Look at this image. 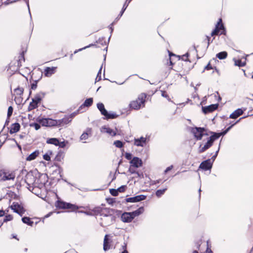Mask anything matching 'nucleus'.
<instances>
[{
  "label": "nucleus",
  "mask_w": 253,
  "mask_h": 253,
  "mask_svg": "<svg viewBox=\"0 0 253 253\" xmlns=\"http://www.w3.org/2000/svg\"><path fill=\"white\" fill-rule=\"evenodd\" d=\"M17 180L20 181V184H21L22 182L26 183L28 189L33 193V191L38 187L39 184V180L37 181V178L34 176L33 172L32 171H27L24 169L20 171L17 177Z\"/></svg>",
  "instance_id": "obj_1"
},
{
  "label": "nucleus",
  "mask_w": 253,
  "mask_h": 253,
  "mask_svg": "<svg viewBox=\"0 0 253 253\" xmlns=\"http://www.w3.org/2000/svg\"><path fill=\"white\" fill-rule=\"evenodd\" d=\"M191 132L193 134L197 140H201L203 136L208 135L207 132V129L205 127L195 126L192 127Z\"/></svg>",
  "instance_id": "obj_2"
},
{
  "label": "nucleus",
  "mask_w": 253,
  "mask_h": 253,
  "mask_svg": "<svg viewBox=\"0 0 253 253\" xmlns=\"http://www.w3.org/2000/svg\"><path fill=\"white\" fill-rule=\"evenodd\" d=\"M114 209L110 208H104L103 211L101 213V216L104 218H109V223H113L116 219V216L114 215L116 211Z\"/></svg>",
  "instance_id": "obj_3"
},
{
  "label": "nucleus",
  "mask_w": 253,
  "mask_h": 253,
  "mask_svg": "<svg viewBox=\"0 0 253 253\" xmlns=\"http://www.w3.org/2000/svg\"><path fill=\"white\" fill-rule=\"evenodd\" d=\"M9 207L13 212L18 214L20 216H22L26 211L23 207L17 202H13Z\"/></svg>",
  "instance_id": "obj_4"
},
{
  "label": "nucleus",
  "mask_w": 253,
  "mask_h": 253,
  "mask_svg": "<svg viewBox=\"0 0 253 253\" xmlns=\"http://www.w3.org/2000/svg\"><path fill=\"white\" fill-rule=\"evenodd\" d=\"M36 121L40 124L42 126L50 127L54 126V121L50 118H41L39 117L37 118Z\"/></svg>",
  "instance_id": "obj_5"
},
{
  "label": "nucleus",
  "mask_w": 253,
  "mask_h": 253,
  "mask_svg": "<svg viewBox=\"0 0 253 253\" xmlns=\"http://www.w3.org/2000/svg\"><path fill=\"white\" fill-rule=\"evenodd\" d=\"M212 167V162L211 159H207L203 161L200 165L199 168L205 171L211 170Z\"/></svg>",
  "instance_id": "obj_6"
},
{
  "label": "nucleus",
  "mask_w": 253,
  "mask_h": 253,
  "mask_svg": "<svg viewBox=\"0 0 253 253\" xmlns=\"http://www.w3.org/2000/svg\"><path fill=\"white\" fill-rule=\"evenodd\" d=\"M218 104H213L206 106H202V112L205 114H207L209 113L212 112L216 110L218 107Z\"/></svg>",
  "instance_id": "obj_7"
},
{
  "label": "nucleus",
  "mask_w": 253,
  "mask_h": 253,
  "mask_svg": "<svg viewBox=\"0 0 253 253\" xmlns=\"http://www.w3.org/2000/svg\"><path fill=\"white\" fill-rule=\"evenodd\" d=\"M146 197V195H139L134 197L126 198V201L127 203H136L145 200Z\"/></svg>",
  "instance_id": "obj_8"
},
{
  "label": "nucleus",
  "mask_w": 253,
  "mask_h": 253,
  "mask_svg": "<svg viewBox=\"0 0 253 253\" xmlns=\"http://www.w3.org/2000/svg\"><path fill=\"white\" fill-rule=\"evenodd\" d=\"M129 163L131 166L136 168H138L142 166L143 165L142 160L137 157H133L132 160L129 161Z\"/></svg>",
  "instance_id": "obj_9"
},
{
  "label": "nucleus",
  "mask_w": 253,
  "mask_h": 253,
  "mask_svg": "<svg viewBox=\"0 0 253 253\" xmlns=\"http://www.w3.org/2000/svg\"><path fill=\"white\" fill-rule=\"evenodd\" d=\"M147 143V138L143 136H141L140 138H134V145L137 147H143Z\"/></svg>",
  "instance_id": "obj_10"
},
{
  "label": "nucleus",
  "mask_w": 253,
  "mask_h": 253,
  "mask_svg": "<svg viewBox=\"0 0 253 253\" xmlns=\"http://www.w3.org/2000/svg\"><path fill=\"white\" fill-rule=\"evenodd\" d=\"M45 95V92L40 91L35 95L34 97L32 99V100H33V102L39 105V104L41 103V101L44 97Z\"/></svg>",
  "instance_id": "obj_11"
},
{
  "label": "nucleus",
  "mask_w": 253,
  "mask_h": 253,
  "mask_svg": "<svg viewBox=\"0 0 253 253\" xmlns=\"http://www.w3.org/2000/svg\"><path fill=\"white\" fill-rule=\"evenodd\" d=\"M215 27H217V31L219 35H225L226 34V29L222 23V19H219L218 22L215 25Z\"/></svg>",
  "instance_id": "obj_12"
},
{
  "label": "nucleus",
  "mask_w": 253,
  "mask_h": 253,
  "mask_svg": "<svg viewBox=\"0 0 253 253\" xmlns=\"http://www.w3.org/2000/svg\"><path fill=\"white\" fill-rule=\"evenodd\" d=\"M121 220L125 223H129L133 220L130 212H125L121 215Z\"/></svg>",
  "instance_id": "obj_13"
},
{
  "label": "nucleus",
  "mask_w": 253,
  "mask_h": 253,
  "mask_svg": "<svg viewBox=\"0 0 253 253\" xmlns=\"http://www.w3.org/2000/svg\"><path fill=\"white\" fill-rule=\"evenodd\" d=\"M100 131L103 133H107L112 136H115L117 135V133L115 131L106 126H102L100 129Z\"/></svg>",
  "instance_id": "obj_14"
},
{
  "label": "nucleus",
  "mask_w": 253,
  "mask_h": 253,
  "mask_svg": "<svg viewBox=\"0 0 253 253\" xmlns=\"http://www.w3.org/2000/svg\"><path fill=\"white\" fill-rule=\"evenodd\" d=\"M213 143L209 138H208L207 142L205 143L203 147H202V145L201 144L199 147V152L200 153H202L209 148H210L212 145Z\"/></svg>",
  "instance_id": "obj_15"
},
{
  "label": "nucleus",
  "mask_w": 253,
  "mask_h": 253,
  "mask_svg": "<svg viewBox=\"0 0 253 253\" xmlns=\"http://www.w3.org/2000/svg\"><path fill=\"white\" fill-rule=\"evenodd\" d=\"M57 67H46L44 70V75L45 77H48L55 73Z\"/></svg>",
  "instance_id": "obj_16"
},
{
  "label": "nucleus",
  "mask_w": 253,
  "mask_h": 253,
  "mask_svg": "<svg viewBox=\"0 0 253 253\" xmlns=\"http://www.w3.org/2000/svg\"><path fill=\"white\" fill-rule=\"evenodd\" d=\"M3 181L10 180H14L15 174L14 172H9L4 170Z\"/></svg>",
  "instance_id": "obj_17"
},
{
  "label": "nucleus",
  "mask_w": 253,
  "mask_h": 253,
  "mask_svg": "<svg viewBox=\"0 0 253 253\" xmlns=\"http://www.w3.org/2000/svg\"><path fill=\"white\" fill-rule=\"evenodd\" d=\"M249 56V55H246L245 57H243L245 59V61L242 62L241 59H236V58H233V60L234 62V65L236 66H238L239 67H244L246 64V60L247 57Z\"/></svg>",
  "instance_id": "obj_18"
},
{
  "label": "nucleus",
  "mask_w": 253,
  "mask_h": 253,
  "mask_svg": "<svg viewBox=\"0 0 253 253\" xmlns=\"http://www.w3.org/2000/svg\"><path fill=\"white\" fill-rule=\"evenodd\" d=\"M244 111L241 108H238L230 115L229 118L235 119L239 116L242 115Z\"/></svg>",
  "instance_id": "obj_19"
},
{
  "label": "nucleus",
  "mask_w": 253,
  "mask_h": 253,
  "mask_svg": "<svg viewBox=\"0 0 253 253\" xmlns=\"http://www.w3.org/2000/svg\"><path fill=\"white\" fill-rule=\"evenodd\" d=\"M132 0H126L122 8L121 11H120L119 14L118 15V17L116 18V20H118L122 16L123 14H124V12L126 10V8L128 6L129 3L132 1Z\"/></svg>",
  "instance_id": "obj_20"
},
{
  "label": "nucleus",
  "mask_w": 253,
  "mask_h": 253,
  "mask_svg": "<svg viewBox=\"0 0 253 253\" xmlns=\"http://www.w3.org/2000/svg\"><path fill=\"white\" fill-rule=\"evenodd\" d=\"M246 117H242V118H240L238 120H237L236 122H235V123H233V125H231L230 126H228L226 129H225V130H222L221 132H218L219 135H220V137L221 136H224L225 135L230 129L231 128L234 126L236 124H237V123H238L240 120L243 119V118H246Z\"/></svg>",
  "instance_id": "obj_21"
},
{
  "label": "nucleus",
  "mask_w": 253,
  "mask_h": 253,
  "mask_svg": "<svg viewBox=\"0 0 253 253\" xmlns=\"http://www.w3.org/2000/svg\"><path fill=\"white\" fill-rule=\"evenodd\" d=\"M97 108L100 111L101 114L104 117L107 114V110L105 109L104 105L101 102H99L96 105Z\"/></svg>",
  "instance_id": "obj_22"
},
{
  "label": "nucleus",
  "mask_w": 253,
  "mask_h": 253,
  "mask_svg": "<svg viewBox=\"0 0 253 253\" xmlns=\"http://www.w3.org/2000/svg\"><path fill=\"white\" fill-rule=\"evenodd\" d=\"M103 118L104 120H108L110 119H114L117 118L119 116V115H117L115 112H109L107 111V114L105 115Z\"/></svg>",
  "instance_id": "obj_23"
},
{
  "label": "nucleus",
  "mask_w": 253,
  "mask_h": 253,
  "mask_svg": "<svg viewBox=\"0 0 253 253\" xmlns=\"http://www.w3.org/2000/svg\"><path fill=\"white\" fill-rule=\"evenodd\" d=\"M20 124L18 123H15L12 124V127L9 130V133L10 134L16 133L20 130Z\"/></svg>",
  "instance_id": "obj_24"
},
{
  "label": "nucleus",
  "mask_w": 253,
  "mask_h": 253,
  "mask_svg": "<svg viewBox=\"0 0 253 253\" xmlns=\"http://www.w3.org/2000/svg\"><path fill=\"white\" fill-rule=\"evenodd\" d=\"M79 208V207L75 205L66 202L64 209H69L71 210L72 211H76Z\"/></svg>",
  "instance_id": "obj_25"
},
{
  "label": "nucleus",
  "mask_w": 253,
  "mask_h": 253,
  "mask_svg": "<svg viewBox=\"0 0 253 253\" xmlns=\"http://www.w3.org/2000/svg\"><path fill=\"white\" fill-rule=\"evenodd\" d=\"M141 104L137 100L132 101L129 103V107L131 109L135 110L139 109L141 107Z\"/></svg>",
  "instance_id": "obj_26"
},
{
  "label": "nucleus",
  "mask_w": 253,
  "mask_h": 253,
  "mask_svg": "<svg viewBox=\"0 0 253 253\" xmlns=\"http://www.w3.org/2000/svg\"><path fill=\"white\" fill-rule=\"evenodd\" d=\"M39 150H36L34 152H32L30 154L27 158L26 160L27 161H32L36 158V157L39 155Z\"/></svg>",
  "instance_id": "obj_27"
},
{
  "label": "nucleus",
  "mask_w": 253,
  "mask_h": 253,
  "mask_svg": "<svg viewBox=\"0 0 253 253\" xmlns=\"http://www.w3.org/2000/svg\"><path fill=\"white\" fill-rule=\"evenodd\" d=\"M104 208L101 207H96L92 210V211L93 212V215H100L101 216L102 211H103Z\"/></svg>",
  "instance_id": "obj_28"
},
{
  "label": "nucleus",
  "mask_w": 253,
  "mask_h": 253,
  "mask_svg": "<svg viewBox=\"0 0 253 253\" xmlns=\"http://www.w3.org/2000/svg\"><path fill=\"white\" fill-rule=\"evenodd\" d=\"M210 133L211 134V136H210L208 138L210 139L213 143L214 141L220 137V135H219L218 132L210 131Z\"/></svg>",
  "instance_id": "obj_29"
},
{
  "label": "nucleus",
  "mask_w": 253,
  "mask_h": 253,
  "mask_svg": "<svg viewBox=\"0 0 253 253\" xmlns=\"http://www.w3.org/2000/svg\"><path fill=\"white\" fill-rule=\"evenodd\" d=\"M59 139L57 138H48L46 140V143L47 144H53L56 146H57L58 144Z\"/></svg>",
  "instance_id": "obj_30"
},
{
  "label": "nucleus",
  "mask_w": 253,
  "mask_h": 253,
  "mask_svg": "<svg viewBox=\"0 0 253 253\" xmlns=\"http://www.w3.org/2000/svg\"><path fill=\"white\" fill-rule=\"evenodd\" d=\"M146 97L147 94L145 93H142L138 96V99L136 100H137L141 105L144 104Z\"/></svg>",
  "instance_id": "obj_31"
},
{
  "label": "nucleus",
  "mask_w": 253,
  "mask_h": 253,
  "mask_svg": "<svg viewBox=\"0 0 253 253\" xmlns=\"http://www.w3.org/2000/svg\"><path fill=\"white\" fill-rule=\"evenodd\" d=\"M22 221L29 226H33L34 222L31 220V218L28 216H24L22 218Z\"/></svg>",
  "instance_id": "obj_32"
},
{
  "label": "nucleus",
  "mask_w": 253,
  "mask_h": 253,
  "mask_svg": "<svg viewBox=\"0 0 253 253\" xmlns=\"http://www.w3.org/2000/svg\"><path fill=\"white\" fill-rule=\"evenodd\" d=\"M25 51H22L19 56V59L17 60V66L20 67L22 66L21 62L22 61H25V57H24Z\"/></svg>",
  "instance_id": "obj_33"
},
{
  "label": "nucleus",
  "mask_w": 253,
  "mask_h": 253,
  "mask_svg": "<svg viewBox=\"0 0 253 253\" xmlns=\"http://www.w3.org/2000/svg\"><path fill=\"white\" fill-rule=\"evenodd\" d=\"M64 157V152L63 151H62L61 150H60L58 152L56 156L55 157V160L56 161L60 162L61 161V160H62L63 159Z\"/></svg>",
  "instance_id": "obj_34"
},
{
  "label": "nucleus",
  "mask_w": 253,
  "mask_h": 253,
  "mask_svg": "<svg viewBox=\"0 0 253 253\" xmlns=\"http://www.w3.org/2000/svg\"><path fill=\"white\" fill-rule=\"evenodd\" d=\"M227 52L226 51H223L217 53L216 57L220 60H223L227 57Z\"/></svg>",
  "instance_id": "obj_35"
},
{
  "label": "nucleus",
  "mask_w": 253,
  "mask_h": 253,
  "mask_svg": "<svg viewBox=\"0 0 253 253\" xmlns=\"http://www.w3.org/2000/svg\"><path fill=\"white\" fill-rule=\"evenodd\" d=\"M93 101V100L92 97L87 98L83 103V106H85V107H89L92 105Z\"/></svg>",
  "instance_id": "obj_36"
},
{
  "label": "nucleus",
  "mask_w": 253,
  "mask_h": 253,
  "mask_svg": "<svg viewBox=\"0 0 253 253\" xmlns=\"http://www.w3.org/2000/svg\"><path fill=\"white\" fill-rule=\"evenodd\" d=\"M13 219V216L11 214H7L5 216L2 221H0V227L3 225L4 222L11 221Z\"/></svg>",
  "instance_id": "obj_37"
},
{
  "label": "nucleus",
  "mask_w": 253,
  "mask_h": 253,
  "mask_svg": "<svg viewBox=\"0 0 253 253\" xmlns=\"http://www.w3.org/2000/svg\"><path fill=\"white\" fill-rule=\"evenodd\" d=\"M66 202L58 200L55 203V206L57 209H64L65 208Z\"/></svg>",
  "instance_id": "obj_38"
},
{
  "label": "nucleus",
  "mask_w": 253,
  "mask_h": 253,
  "mask_svg": "<svg viewBox=\"0 0 253 253\" xmlns=\"http://www.w3.org/2000/svg\"><path fill=\"white\" fill-rule=\"evenodd\" d=\"M38 105L37 104L33 102V100L30 103L29 105L28 106V111H31V110L36 109L38 107Z\"/></svg>",
  "instance_id": "obj_39"
},
{
  "label": "nucleus",
  "mask_w": 253,
  "mask_h": 253,
  "mask_svg": "<svg viewBox=\"0 0 253 253\" xmlns=\"http://www.w3.org/2000/svg\"><path fill=\"white\" fill-rule=\"evenodd\" d=\"M167 190V188L166 187L163 189H158L156 191V195L157 197H161Z\"/></svg>",
  "instance_id": "obj_40"
},
{
  "label": "nucleus",
  "mask_w": 253,
  "mask_h": 253,
  "mask_svg": "<svg viewBox=\"0 0 253 253\" xmlns=\"http://www.w3.org/2000/svg\"><path fill=\"white\" fill-rule=\"evenodd\" d=\"M61 121L63 125H66L70 123L72 120L68 115H66L65 117L61 119Z\"/></svg>",
  "instance_id": "obj_41"
},
{
  "label": "nucleus",
  "mask_w": 253,
  "mask_h": 253,
  "mask_svg": "<svg viewBox=\"0 0 253 253\" xmlns=\"http://www.w3.org/2000/svg\"><path fill=\"white\" fill-rule=\"evenodd\" d=\"M42 74H41V76L39 79L36 80L34 81V82L31 84V89L35 90L37 87V84L39 80L42 78Z\"/></svg>",
  "instance_id": "obj_42"
},
{
  "label": "nucleus",
  "mask_w": 253,
  "mask_h": 253,
  "mask_svg": "<svg viewBox=\"0 0 253 253\" xmlns=\"http://www.w3.org/2000/svg\"><path fill=\"white\" fill-rule=\"evenodd\" d=\"M52 154V152L51 151H49L45 154L43 155V158L44 160L49 161L50 160V155Z\"/></svg>",
  "instance_id": "obj_43"
},
{
  "label": "nucleus",
  "mask_w": 253,
  "mask_h": 253,
  "mask_svg": "<svg viewBox=\"0 0 253 253\" xmlns=\"http://www.w3.org/2000/svg\"><path fill=\"white\" fill-rule=\"evenodd\" d=\"M96 42L101 45H107L109 43L108 42H107L105 41V38L104 37L99 38L98 40L96 41Z\"/></svg>",
  "instance_id": "obj_44"
},
{
  "label": "nucleus",
  "mask_w": 253,
  "mask_h": 253,
  "mask_svg": "<svg viewBox=\"0 0 253 253\" xmlns=\"http://www.w3.org/2000/svg\"><path fill=\"white\" fill-rule=\"evenodd\" d=\"M114 145L118 148H121L124 146V143L121 140H116L114 142Z\"/></svg>",
  "instance_id": "obj_45"
},
{
  "label": "nucleus",
  "mask_w": 253,
  "mask_h": 253,
  "mask_svg": "<svg viewBox=\"0 0 253 253\" xmlns=\"http://www.w3.org/2000/svg\"><path fill=\"white\" fill-rule=\"evenodd\" d=\"M14 91L15 92L17 95H22L23 94L24 89L22 87L18 86L14 90Z\"/></svg>",
  "instance_id": "obj_46"
},
{
  "label": "nucleus",
  "mask_w": 253,
  "mask_h": 253,
  "mask_svg": "<svg viewBox=\"0 0 253 253\" xmlns=\"http://www.w3.org/2000/svg\"><path fill=\"white\" fill-rule=\"evenodd\" d=\"M29 126L31 127H34L36 130H39L41 128V124L39 123H32L30 124Z\"/></svg>",
  "instance_id": "obj_47"
},
{
  "label": "nucleus",
  "mask_w": 253,
  "mask_h": 253,
  "mask_svg": "<svg viewBox=\"0 0 253 253\" xmlns=\"http://www.w3.org/2000/svg\"><path fill=\"white\" fill-rule=\"evenodd\" d=\"M68 143V141L67 140H64L62 142L58 141V144L57 146H59V148H63L66 147L67 144Z\"/></svg>",
  "instance_id": "obj_48"
},
{
  "label": "nucleus",
  "mask_w": 253,
  "mask_h": 253,
  "mask_svg": "<svg viewBox=\"0 0 253 253\" xmlns=\"http://www.w3.org/2000/svg\"><path fill=\"white\" fill-rule=\"evenodd\" d=\"M102 68V67L101 66L97 73L96 78L95 79V82H99L101 80V74Z\"/></svg>",
  "instance_id": "obj_49"
},
{
  "label": "nucleus",
  "mask_w": 253,
  "mask_h": 253,
  "mask_svg": "<svg viewBox=\"0 0 253 253\" xmlns=\"http://www.w3.org/2000/svg\"><path fill=\"white\" fill-rule=\"evenodd\" d=\"M13 111V108L11 106H9L8 108L7 114V117L8 118H9L12 116Z\"/></svg>",
  "instance_id": "obj_50"
},
{
  "label": "nucleus",
  "mask_w": 253,
  "mask_h": 253,
  "mask_svg": "<svg viewBox=\"0 0 253 253\" xmlns=\"http://www.w3.org/2000/svg\"><path fill=\"white\" fill-rule=\"evenodd\" d=\"M109 191H110V193L111 194V195H112L113 196H118V193H119L117 189H114V188L110 189Z\"/></svg>",
  "instance_id": "obj_51"
},
{
  "label": "nucleus",
  "mask_w": 253,
  "mask_h": 253,
  "mask_svg": "<svg viewBox=\"0 0 253 253\" xmlns=\"http://www.w3.org/2000/svg\"><path fill=\"white\" fill-rule=\"evenodd\" d=\"M53 121H54V126H61L63 125L62 122L61 121V119L60 120H53Z\"/></svg>",
  "instance_id": "obj_52"
},
{
  "label": "nucleus",
  "mask_w": 253,
  "mask_h": 253,
  "mask_svg": "<svg viewBox=\"0 0 253 253\" xmlns=\"http://www.w3.org/2000/svg\"><path fill=\"white\" fill-rule=\"evenodd\" d=\"M125 157L126 159L130 161L133 158L132 154L128 152H126L125 154Z\"/></svg>",
  "instance_id": "obj_53"
},
{
  "label": "nucleus",
  "mask_w": 253,
  "mask_h": 253,
  "mask_svg": "<svg viewBox=\"0 0 253 253\" xmlns=\"http://www.w3.org/2000/svg\"><path fill=\"white\" fill-rule=\"evenodd\" d=\"M88 137V134L87 132H84L81 136L80 139L81 140H86Z\"/></svg>",
  "instance_id": "obj_54"
},
{
  "label": "nucleus",
  "mask_w": 253,
  "mask_h": 253,
  "mask_svg": "<svg viewBox=\"0 0 253 253\" xmlns=\"http://www.w3.org/2000/svg\"><path fill=\"white\" fill-rule=\"evenodd\" d=\"M161 95L163 97L167 98L169 101H170V98L166 91H161Z\"/></svg>",
  "instance_id": "obj_55"
},
{
  "label": "nucleus",
  "mask_w": 253,
  "mask_h": 253,
  "mask_svg": "<svg viewBox=\"0 0 253 253\" xmlns=\"http://www.w3.org/2000/svg\"><path fill=\"white\" fill-rule=\"evenodd\" d=\"M106 201L109 205H113L115 202V199L112 198H106Z\"/></svg>",
  "instance_id": "obj_56"
},
{
  "label": "nucleus",
  "mask_w": 253,
  "mask_h": 253,
  "mask_svg": "<svg viewBox=\"0 0 253 253\" xmlns=\"http://www.w3.org/2000/svg\"><path fill=\"white\" fill-rule=\"evenodd\" d=\"M126 185H122L121 186H120L117 189L118 190V193L119 192H123L126 190Z\"/></svg>",
  "instance_id": "obj_57"
},
{
  "label": "nucleus",
  "mask_w": 253,
  "mask_h": 253,
  "mask_svg": "<svg viewBox=\"0 0 253 253\" xmlns=\"http://www.w3.org/2000/svg\"><path fill=\"white\" fill-rule=\"evenodd\" d=\"M110 249V245L108 243H105V241L103 243V250L104 251H107Z\"/></svg>",
  "instance_id": "obj_58"
},
{
  "label": "nucleus",
  "mask_w": 253,
  "mask_h": 253,
  "mask_svg": "<svg viewBox=\"0 0 253 253\" xmlns=\"http://www.w3.org/2000/svg\"><path fill=\"white\" fill-rule=\"evenodd\" d=\"M95 45V44H89V45H87V46H85V47H83V48H80V49H78V50H75V51H74V54L77 53L78 51H82V50H84V49H86V48H88V47H91V46H93V45Z\"/></svg>",
  "instance_id": "obj_59"
},
{
  "label": "nucleus",
  "mask_w": 253,
  "mask_h": 253,
  "mask_svg": "<svg viewBox=\"0 0 253 253\" xmlns=\"http://www.w3.org/2000/svg\"><path fill=\"white\" fill-rule=\"evenodd\" d=\"M135 211H136L138 214L139 215L144 212V209L143 207H140V208H139L138 209H137Z\"/></svg>",
  "instance_id": "obj_60"
},
{
  "label": "nucleus",
  "mask_w": 253,
  "mask_h": 253,
  "mask_svg": "<svg viewBox=\"0 0 253 253\" xmlns=\"http://www.w3.org/2000/svg\"><path fill=\"white\" fill-rule=\"evenodd\" d=\"M80 113L79 112V111L76 110V111L73 112L70 115H68L70 119H71V120H72V119L74 118L77 114Z\"/></svg>",
  "instance_id": "obj_61"
},
{
  "label": "nucleus",
  "mask_w": 253,
  "mask_h": 253,
  "mask_svg": "<svg viewBox=\"0 0 253 253\" xmlns=\"http://www.w3.org/2000/svg\"><path fill=\"white\" fill-rule=\"evenodd\" d=\"M101 219L105 222V224H106V225H111L112 224V223H109V218H101Z\"/></svg>",
  "instance_id": "obj_62"
},
{
  "label": "nucleus",
  "mask_w": 253,
  "mask_h": 253,
  "mask_svg": "<svg viewBox=\"0 0 253 253\" xmlns=\"http://www.w3.org/2000/svg\"><path fill=\"white\" fill-rule=\"evenodd\" d=\"M131 167H132L130 166L129 168H128V171L131 174H136V173L137 171H136L133 169H132Z\"/></svg>",
  "instance_id": "obj_63"
},
{
  "label": "nucleus",
  "mask_w": 253,
  "mask_h": 253,
  "mask_svg": "<svg viewBox=\"0 0 253 253\" xmlns=\"http://www.w3.org/2000/svg\"><path fill=\"white\" fill-rule=\"evenodd\" d=\"M215 35H219L217 31V27H215V29L211 33V36H213Z\"/></svg>",
  "instance_id": "obj_64"
}]
</instances>
